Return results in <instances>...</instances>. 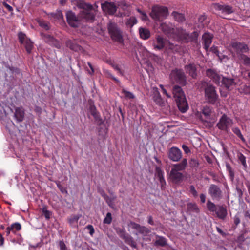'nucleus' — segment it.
<instances>
[{"label": "nucleus", "instance_id": "nucleus-1", "mask_svg": "<svg viewBox=\"0 0 250 250\" xmlns=\"http://www.w3.org/2000/svg\"><path fill=\"white\" fill-rule=\"evenodd\" d=\"M160 28L161 30L169 37L185 42L195 41L198 36V33L196 31H194L189 35L187 34L182 29L174 28L172 24L170 23H162Z\"/></svg>", "mask_w": 250, "mask_h": 250}, {"label": "nucleus", "instance_id": "nucleus-2", "mask_svg": "<svg viewBox=\"0 0 250 250\" xmlns=\"http://www.w3.org/2000/svg\"><path fill=\"white\" fill-rule=\"evenodd\" d=\"M206 74L207 76L212 79L216 84L220 85L221 83V85H224L228 89L233 88L235 85L233 79L223 77L213 69H208L207 70Z\"/></svg>", "mask_w": 250, "mask_h": 250}, {"label": "nucleus", "instance_id": "nucleus-3", "mask_svg": "<svg viewBox=\"0 0 250 250\" xmlns=\"http://www.w3.org/2000/svg\"><path fill=\"white\" fill-rule=\"evenodd\" d=\"M173 94L179 109L183 113L185 112L188 109V105L181 88L179 86H175L173 89Z\"/></svg>", "mask_w": 250, "mask_h": 250}, {"label": "nucleus", "instance_id": "nucleus-4", "mask_svg": "<svg viewBox=\"0 0 250 250\" xmlns=\"http://www.w3.org/2000/svg\"><path fill=\"white\" fill-rule=\"evenodd\" d=\"M168 15V11L167 7L158 5L152 7L150 13V16L156 21H160L166 19Z\"/></svg>", "mask_w": 250, "mask_h": 250}, {"label": "nucleus", "instance_id": "nucleus-5", "mask_svg": "<svg viewBox=\"0 0 250 250\" xmlns=\"http://www.w3.org/2000/svg\"><path fill=\"white\" fill-rule=\"evenodd\" d=\"M231 50L233 56L235 57L237 55L240 59V55H243L242 53L248 52L249 48L244 43L235 42L231 44Z\"/></svg>", "mask_w": 250, "mask_h": 250}, {"label": "nucleus", "instance_id": "nucleus-6", "mask_svg": "<svg viewBox=\"0 0 250 250\" xmlns=\"http://www.w3.org/2000/svg\"><path fill=\"white\" fill-rule=\"evenodd\" d=\"M232 124V120L226 115L223 114L217 124V126L219 129L228 132Z\"/></svg>", "mask_w": 250, "mask_h": 250}, {"label": "nucleus", "instance_id": "nucleus-7", "mask_svg": "<svg viewBox=\"0 0 250 250\" xmlns=\"http://www.w3.org/2000/svg\"><path fill=\"white\" fill-rule=\"evenodd\" d=\"M108 29L110 36L113 40L119 42H122L123 39L122 33L115 23L110 22L108 25Z\"/></svg>", "mask_w": 250, "mask_h": 250}, {"label": "nucleus", "instance_id": "nucleus-8", "mask_svg": "<svg viewBox=\"0 0 250 250\" xmlns=\"http://www.w3.org/2000/svg\"><path fill=\"white\" fill-rule=\"evenodd\" d=\"M170 79L173 83H178L181 84L186 83V77L184 72L181 70H174L170 74Z\"/></svg>", "mask_w": 250, "mask_h": 250}, {"label": "nucleus", "instance_id": "nucleus-9", "mask_svg": "<svg viewBox=\"0 0 250 250\" xmlns=\"http://www.w3.org/2000/svg\"><path fill=\"white\" fill-rule=\"evenodd\" d=\"M208 193L212 200L217 201L222 199L223 195L220 188L214 184L210 185L208 188Z\"/></svg>", "mask_w": 250, "mask_h": 250}, {"label": "nucleus", "instance_id": "nucleus-10", "mask_svg": "<svg viewBox=\"0 0 250 250\" xmlns=\"http://www.w3.org/2000/svg\"><path fill=\"white\" fill-rule=\"evenodd\" d=\"M167 40L161 35H157L155 39L153 40V46L154 49L160 50L166 48L167 44Z\"/></svg>", "mask_w": 250, "mask_h": 250}, {"label": "nucleus", "instance_id": "nucleus-11", "mask_svg": "<svg viewBox=\"0 0 250 250\" xmlns=\"http://www.w3.org/2000/svg\"><path fill=\"white\" fill-rule=\"evenodd\" d=\"M67 21L68 24L72 27H78L81 23V21L79 17H77L74 13L71 11L67 12Z\"/></svg>", "mask_w": 250, "mask_h": 250}, {"label": "nucleus", "instance_id": "nucleus-12", "mask_svg": "<svg viewBox=\"0 0 250 250\" xmlns=\"http://www.w3.org/2000/svg\"><path fill=\"white\" fill-rule=\"evenodd\" d=\"M168 158L173 162H178L182 158V152L178 148L172 147L169 150Z\"/></svg>", "mask_w": 250, "mask_h": 250}, {"label": "nucleus", "instance_id": "nucleus-13", "mask_svg": "<svg viewBox=\"0 0 250 250\" xmlns=\"http://www.w3.org/2000/svg\"><path fill=\"white\" fill-rule=\"evenodd\" d=\"M205 95L209 102L213 103L217 98V94L215 88L211 85H208L205 88Z\"/></svg>", "mask_w": 250, "mask_h": 250}, {"label": "nucleus", "instance_id": "nucleus-14", "mask_svg": "<svg viewBox=\"0 0 250 250\" xmlns=\"http://www.w3.org/2000/svg\"><path fill=\"white\" fill-rule=\"evenodd\" d=\"M103 11L109 15H113L117 11V7L114 3L105 2L101 4Z\"/></svg>", "mask_w": 250, "mask_h": 250}, {"label": "nucleus", "instance_id": "nucleus-15", "mask_svg": "<svg viewBox=\"0 0 250 250\" xmlns=\"http://www.w3.org/2000/svg\"><path fill=\"white\" fill-rule=\"evenodd\" d=\"M79 17L87 22H92L95 20V14L90 11H82L79 13Z\"/></svg>", "mask_w": 250, "mask_h": 250}, {"label": "nucleus", "instance_id": "nucleus-16", "mask_svg": "<svg viewBox=\"0 0 250 250\" xmlns=\"http://www.w3.org/2000/svg\"><path fill=\"white\" fill-rule=\"evenodd\" d=\"M213 7L215 10L220 11L225 14H229L233 12L232 7L229 5H220L216 3L214 4Z\"/></svg>", "mask_w": 250, "mask_h": 250}, {"label": "nucleus", "instance_id": "nucleus-17", "mask_svg": "<svg viewBox=\"0 0 250 250\" xmlns=\"http://www.w3.org/2000/svg\"><path fill=\"white\" fill-rule=\"evenodd\" d=\"M169 176L171 180L174 183L180 182L183 178V175L182 173L173 169H171Z\"/></svg>", "mask_w": 250, "mask_h": 250}, {"label": "nucleus", "instance_id": "nucleus-18", "mask_svg": "<svg viewBox=\"0 0 250 250\" xmlns=\"http://www.w3.org/2000/svg\"><path fill=\"white\" fill-rule=\"evenodd\" d=\"M44 40L48 44L57 48H60L61 46V43L58 41L56 40L53 37L49 35H45L44 37Z\"/></svg>", "mask_w": 250, "mask_h": 250}, {"label": "nucleus", "instance_id": "nucleus-19", "mask_svg": "<svg viewBox=\"0 0 250 250\" xmlns=\"http://www.w3.org/2000/svg\"><path fill=\"white\" fill-rule=\"evenodd\" d=\"M213 36L212 34L205 33L202 36V40L204 44V48L206 50H207L209 47L211 43L212 42V39Z\"/></svg>", "mask_w": 250, "mask_h": 250}, {"label": "nucleus", "instance_id": "nucleus-20", "mask_svg": "<svg viewBox=\"0 0 250 250\" xmlns=\"http://www.w3.org/2000/svg\"><path fill=\"white\" fill-rule=\"evenodd\" d=\"M215 212L217 216L221 219H224L227 215V209L222 206H218Z\"/></svg>", "mask_w": 250, "mask_h": 250}, {"label": "nucleus", "instance_id": "nucleus-21", "mask_svg": "<svg viewBox=\"0 0 250 250\" xmlns=\"http://www.w3.org/2000/svg\"><path fill=\"white\" fill-rule=\"evenodd\" d=\"M66 46L72 50L79 51L81 50L82 47L77 44L75 41L68 40L66 42Z\"/></svg>", "mask_w": 250, "mask_h": 250}, {"label": "nucleus", "instance_id": "nucleus-22", "mask_svg": "<svg viewBox=\"0 0 250 250\" xmlns=\"http://www.w3.org/2000/svg\"><path fill=\"white\" fill-rule=\"evenodd\" d=\"M187 165V160L183 159L181 163L179 164H174L172 168L176 171H182L185 169Z\"/></svg>", "mask_w": 250, "mask_h": 250}, {"label": "nucleus", "instance_id": "nucleus-23", "mask_svg": "<svg viewBox=\"0 0 250 250\" xmlns=\"http://www.w3.org/2000/svg\"><path fill=\"white\" fill-rule=\"evenodd\" d=\"M14 116L18 121H22L24 117V111L23 108L21 107L17 108L15 110Z\"/></svg>", "mask_w": 250, "mask_h": 250}, {"label": "nucleus", "instance_id": "nucleus-24", "mask_svg": "<svg viewBox=\"0 0 250 250\" xmlns=\"http://www.w3.org/2000/svg\"><path fill=\"white\" fill-rule=\"evenodd\" d=\"M139 34L141 38L143 40L148 39L150 36L149 30L146 28H140Z\"/></svg>", "mask_w": 250, "mask_h": 250}, {"label": "nucleus", "instance_id": "nucleus-25", "mask_svg": "<svg viewBox=\"0 0 250 250\" xmlns=\"http://www.w3.org/2000/svg\"><path fill=\"white\" fill-rule=\"evenodd\" d=\"M77 6L79 8L83 9V11H91L93 9V6L83 1H79L77 2Z\"/></svg>", "mask_w": 250, "mask_h": 250}, {"label": "nucleus", "instance_id": "nucleus-26", "mask_svg": "<svg viewBox=\"0 0 250 250\" xmlns=\"http://www.w3.org/2000/svg\"><path fill=\"white\" fill-rule=\"evenodd\" d=\"M156 240L154 242L156 246L164 247L167 245V239L162 236L156 235Z\"/></svg>", "mask_w": 250, "mask_h": 250}, {"label": "nucleus", "instance_id": "nucleus-27", "mask_svg": "<svg viewBox=\"0 0 250 250\" xmlns=\"http://www.w3.org/2000/svg\"><path fill=\"white\" fill-rule=\"evenodd\" d=\"M186 69L187 73H188L192 77L195 78L196 74V69L195 65L194 64H189L188 65L186 66Z\"/></svg>", "mask_w": 250, "mask_h": 250}, {"label": "nucleus", "instance_id": "nucleus-28", "mask_svg": "<svg viewBox=\"0 0 250 250\" xmlns=\"http://www.w3.org/2000/svg\"><path fill=\"white\" fill-rule=\"evenodd\" d=\"M124 240L126 243L130 245L132 247H136V244L133 240V238L130 235L128 234L127 236H125Z\"/></svg>", "mask_w": 250, "mask_h": 250}, {"label": "nucleus", "instance_id": "nucleus-29", "mask_svg": "<svg viewBox=\"0 0 250 250\" xmlns=\"http://www.w3.org/2000/svg\"><path fill=\"white\" fill-rule=\"evenodd\" d=\"M121 93L123 94L124 97L126 99H134L135 97V95L132 93L125 89L122 90Z\"/></svg>", "mask_w": 250, "mask_h": 250}, {"label": "nucleus", "instance_id": "nucleus-30", "mask_svg": "<svg viewBox=\"0 0 250 250\" xmlns=\"http://www.w3.org/2000/svg\"><path fill=\"white\" fill-rule=\"evenodd\" d=\"M175 20L178 22H182L185 21V17L183 14L179 13L177 12H173L172 13Z\"/></svg>", "mask_w": 250, "mask_h": 250}, {"label": "nucleus", "instance_id": "nucleus-31", "mask_svg": "<svg viewBox=\"0 0 250 250\" xmlns=\"http://www.w3.org/2000/svg\"><path fill=\"white\" fill-rule=\"evenodd\" d=\"M23 44H24L27 52L30 53L33 48V42L29 39H26L25 42Z\"/></svg>", "mask_w": 250, "mask_h": 250}, {"label": "nucleus", "instance_id": "nucleus-32", "mask_svg": "<svg viewBox=\"0 0 250 250\" xmlns=\"http://www.w3.org/2000/svg\"><path fill=\"white\" fill-rule=\"evenodd\" d=\"M10 229H11V232L13 233H15L16 231H19L21 229V225L19 223H15L12 224L10 226H9Z\"/></svg>", "mask_w": 250, "mask_h": 250}, {"label": "nucleus", "instance_id": "nucleus-33", "mask_svg": "<svg viewBox=\"0 0 250 250\" xmlns=\"http://www.w3.org/2000/svg\"><path fill=\"white\" fill-rule=\"evenodd\" d=\"M240 60L245 65L250 66V57H248L245 55H240Z\"/></svg>", "mask_w": 250, "mask_h": 250}, {"label": "nucleus", "instance_id": "nucleus-34", "mask_svg": "<svg viewBox=\"0 0 250 250\" xmlns=\"http://www.w3.org/2000/svg\"><path fill=\"white\" fill-rule=\"evenodd\" d=\"M211 109L208 106H206L204 107L202 113L204 115V116L206 117L207 119H208L210 117V116L211 114Z\"/></svg>", "mask_w": 250, "mask_h": 250}, {"label": "nucleus", "instance_id": "nucleus-35", "mask_svg": "<svg viewBox=\"0 0 250 250\" xmlns=\"http://www.w3.org/2000/svg\"><path fill=\"white\" fill-rule=\"evenodd\" d=\"M233 132L243 142H245L246 140L242 134L240 130L238 127H234L232 129Z\"/></svg>", "mask_w": 250, "mask_h": 250}, {"label": "nucleus", "instance_id": "nucleus-36", "mask_svg": "<svg viewBox=\"0 0 250 250\" xmlns=\"http://www.w3.org/2000/svg\"><path fill=\"white\" fill-rule=\"evenodd\" d=\"M150 232V230L144 226H141L140 228H139V229L138 231V233L142 234L144 236L146 235Z\"/></svg>", "mask_w": 250, "mask_h": 250}, {"label": "nucleus", "instance_id": "nucleus-37", "mask_svg": "<svg viewBox=\"0 0 250 250\" xmlns=\"http://www.w3.org/2000/svg\"><path fill=\"white\" fill-rule=\"evenodd\" d=\"M137 22V20L136 18L134 17H131L129 19H128L126 21V24L127 26L131 27L134 24H136Z\"/></svg>", "mask_w": 250, "mask_h": 250}, {"label": "nucleus", "instance_id": "nucleus-38", "mask_svg": "<svg viewBox=\"0 0 250 250\" xmlns=\"http://www.w3.org/2000/svg\"><path fill=\"white\" fill-rule=\"evenodd\" d=\"M207 206L208 210L212 212H215L217 209L215 205L209 200L208 201Z\"/></svg>", "mask_w": 250, "mask_h": 250}, {"label": "nucleus", "instance_id": "nucleus-39", "mask_svg": "<svg viewBox=\"0 0 250 250\" xmlns=\"http://www.w3.org/2000/svg\"><path fill=\"white\" fill-rule=\"evenodd\" d=\"M38 22L40 26L45 30H47L49 29V23L47 22L42 20H39Z\"/></svg>", "mask_w": 250, "mask_h": 250}, {"label": "nucleus", "instance_id": "nucleus-40", "mask_svg": "<svg viewBox=\"0 0 250 250\" xmlns=\"http://www.w3.org/2000/svg\"><path fill=\"white\" fill-rule=\"evenodd\" d=\"M239 160L244 167L246 168L247 167V164L246 162V157L241 153L238 155Z\"/></svg>", "mask_w": 250, "mask_h": 250}, {"label": "nucleus", "instance_id": "nucleus-41", "mask_svg": "<svg viewBox=\"0 0 250 250\" xmlns=\"http://www.w3.org/2000/svg\"><path fill=\"white\" fill-rule=\"evenodd\" d=\"M167 44L166 47V49H170L172 51H177L178 50V47L176 45H174L173 43L169 42L167 41Z\"/></svg>", "mask_w": 250, "mask_h": 250}, {"label": "nucleus", "instance_id": "nucleus-42", "mask_svg": "<svg viewBox=\"0 0 250 250\" xmlns=\"http://www.w3.org/2000/svg\"><path fill=\"white\" fill-rule=\"evenodd\" d=\"M80 216L79 215H73L69 219V222L71 225H75L78 221Z\"/></svg>", "mask_w": 250, "mask_h": 250}, {"label": "nucleus", "instance_id": "nucleus-43", "mask_svg": "<svg viewBox=\"0 0 250 250\" xmlns=\"http://www.w3.org/2000/svg\"><path fill=\"white\" fill-rule=\"evenodd\" d=\"M18 37H19L20 42L22 44L24 43L25 42L26 39H28L26 37V35L24 33H23L22 32H20V33H19Z\"/></svg>", "mask_w": 250, "mask_h": 250}, {"label": "nucleus", "instance_id": "nucleus-44", "mask_svg": "<svg viewBox=\"0 0 250 250\" xmlns=\"http://www.w3.org/2000/svg\"><path fill=\"white\" fill-rule=\"evenodd\" d=\"M112 221V216L111 214L109 212H108L106 214V217L104 220V224H109Z\"/></svg>", "mask_w": 250, "mask_h": 250}, {"label": "nucleus", "instance_id": "nucleus-45", "mask_svg": "<svg viewBox=\"0 0 250 250\" xmlns=\"http://www.w3.org/2000/svg\"><path fill=\"white\" fill-rule=\"evenodd\" d=\"M128 226L131 229H135L138 231L141 226H140L139 224L131 222L128 224Z\"/></svg>", "mask_w": 250, "mask_h": 250}, {"label": "nucleus", "instance_id": "nucleus-46", "mask_svg": "<svg viewBox=\"0 0 250 250\" xmlns=\"http://www.w3.org/2000/svg\"><path fill=\"white\" fill-rule=\"evenodd\" d=\"M117 233L120 236V237L123 239L126 236L128 235L126 233L125 229H120L119 230H118Z\"/></svg>", "mask_w": 250, "mask_h": 250}, {"label": "nucleus", "instance_id": "nucleus-47", "mask_svg": "<svg viewBox=\"0 0 250 250\" xmlns=\"http://www.w3.org/2000/svg\"><path fill=\"white\" fill-rule=\"evenodd\" d=\"M117 233L120 236V237L123 239L126 236L128 235L126 233L125 229H120L119 230H118Z\"/></svg>", "mask_w": 250, "mask_h": 250}, {"label": "nucleus", "instance_id": "nucleus-48", "mask_svg": "<svg viewBox=\"0 0 250 250\" xmlns=\"http://www.w3.org/2000/svg\"><path fill=\"white\" fill-rule=\"evenodd\" d=\"M190 192L194 197L198 196V193L193 185L190 186Z\"/></svg>", "mask_w": 250, "mask_h": 250}, {"label": "nucleus", "instance_id": "nucleus-49", "mask_svg": "<svg viewBox=\"0 0 250 250\" xmlns=\"http://www.w3.org/2000/svg\"><path fill=\"white\" fill-rule=\"evenodd\" d=\"M156 175L159 178L164 177V172L161 170V169L160 168L157 167L156 169Z\"/></svg>", "mask_w": 250, "mask_h": 250}, {"label": "nucleus", "instance_id": "nucleus-50", "mask_svg": "<svg viewBox=\"0 0 250 250\" xmlns=\"http://www.w3.org/2000/svg\"><path fill=\"white\" fill-rule=\"evenodd\" d=\"M188 208H192L193 209L195 210L196 212L199 211V208H198L197 206L195 204H189L188 205Z\"/></svg>", "mask_w": 250, "mask_h": 250}, {"label": "nucleus", "instance_id": "nucleus-51", "mask_svg": "<svg viewBox=\"0 0 250 250\" xmlns=\"http://www.w3.org/2000/svg\"><path fill=\"white\" fill-rule=\"evenodd\" d=\"M86 228L89 230V232L90 235H93L94 233V229L93 227L91 225H89L86 227Z\"/></svg>", "mask_w": 250, "mask_h": 250}, {"label": "nucleus", "instance_id": "nucleus-52", "mask_svg": "<svg viewBox=\"0 0 250 250\" xmlns=\"http://www.w3.org/2000/svg\"><path fill=\"white\" fill-rule=\"evenodd\" d=\"M43 213L46 219H49L50 218V215H51V212L47 210L46 209H45L44 208L43 209Z\"/></svg>", "mask_w": 250, "mask_h": 250}, {"label": "nucleus", "instance_id": "nucleus-53", "mask_svg": "<svg viewBox=\"0 0 250 250\" xmlns=\"http://www.w3.org/2000/svg\"><path fill=\"white\" fill-rule=\"evenodd\" d=\"M182 148L184 150L185 153H186V154H188V153H189L190 152V150L189 147L185 145H182Z\"/></svg>", "mask_w": 250, "mask_h": 250}, {"label": "nucleus", "instance_id": "nucleus-54", "mask_svg": "<svg viewBox=\"0 0 250 250\" xmlns=\"http://www.w3.org/2000/svg\"><path fill=\"white\" fill-rule=\"evenodd\" d=\"M159 180L160 183L161 185L162 188H164V187L166 185V181L164 179V177H162L159 178Z\"/></svg>", "mask_w": 250, "mask_h": 250}, {"label": "nucleus", "instance_id": "nucleus-55", "mask_svg": "<svg viewBox=\"0 0 250 250\" xmlns=\"http://www.w3.org/2000/svg\"><path fill=\"white\" fill-rule=\"evenodd\" d=\"M155 101L158 104L161 101V97H160V94L158 92L157 94L155 96Z\"/></svg>", "mask_w": 250, "mask_h": 250}, {"label": "nucleus", "instance_id": "nucleus-56", "mask_svg": "<svg viewBox=\"0 0 250 250\" xmlns=\"http://www.w3.org/2000/svg\"><path fill=\"white\" fill-rule=\"evenodd\" d=\"M112 66L115 70H116V71H118V73H119L121 75H123V73H122L121 69L118 65L114 64L112 65Z\"/></svg>", "mask_w": 250, "mask_h": 250}, {"label": "nucleus", "instance_id": "nucleus-57", "mask_svg": "<svg viewBox=\"0 0 250 250\" xmlns=\"http://www.w3.org/2000/svg\"><path fill=\"white\" fill-rule=\"evenodd\" d=\"M200 198L202 203H204L206 201V195L204 194H201Z\"/></svg>", "mask_w": 250, "mask_h": 250}, {"label": "nucleus", "instance_id": "nucleus-58", "mask_svg": "<svg viewBox=\"0 0 250 250\" xmlns=\"http://www.w3.org/2000/svg\"><path fill=\"white\" fill-rule=\"evenodd\" d=\"M234 221L236 225H238V224H239V223L240 222V218L238 216H237V215L235 216V217L234 218Z\"/></svg>", "mask_w": 250, "mask_h": 250}, {"label": "nucleus", "instance_id": "nucleus-59", "mask_svg": "<svg viewBox=\"0 0 250 250\" xmlns=\"http://www.w3.org/2000/svg\"><path fill=\"white\" fill-rule=\"evenodd\" d=\"M141 19L143 21H147L148 20V17L146 13L144 12L142 15Z\"/></svg>", "mask_w": 250, "mask_h": 250}, {"label": "nucleus", "instance_id": "nucleus-60", "mask_svg": "<svg viewBox=\"0 0 250 250\" xmlns=\"http://www.w3.org/2000/svg\"><path fill=\"white\" fill-rule=\"evenodd\" d=\"M35 111L37 113L40 114L42 112V108L39 106H36L35 108Z\"/></svg>", "mask_w": 250, "mask_h": 250}, {"label": "nucleus", "instance_id": "nucleus-61", "mask_svg": "<svg viewBox=\"0 0 250 250\" xmlns=\"http://www.w3.org/2000/svg\"><path fill=\"white\" fill-rule=\"evenodd\" d=\"M11 232V229L9 227H7L5 230V233L7 236H9L10 234V232Z\"/></svg>", "mask_w": 250, "mask_h": 250}, {"label": "nucleus", "instance_id": "nucleus-62", "mask_svg": "<svg viewBox=\"0 0 250 250\" xmlns=\"http://www.w3.org/2000/svg\"><path fill=\"white\" fill-rule=\"evenodd\" d=\"M162 91H163V93L164 94H165L167 96V97H168V98L170 97V95L168 93H167V90L164 88H163Z\"/></svg>", "mask_w": 250, "mask_h": 250}, {"label": "nucleus", "instance_id": "nucleus-63", "mask_svg": "<svg viewBox=\"0 0 250 250\" xmlns=\"http://www.w3.org/2000/svg\"><path fill=\"white\" fill-rule=\"evenodd\" d=\"M246 185L248 188V191H249V193L250 195V181H247L246 183Z\"/></svg>", "mask_w": 250, "mask_h": 250}, {"label": "nucleus", "instance_id": "nucleus-64", "mask_svg": "<svg viewBox=\"0 0 250 250\" xmlns=\"http://www.w3.org/2000/svg\"><path fill=\"white\" fill-rule=\"evenodd\" d=\"M148 222L149 224L153 225V219L151 216H149L148 217Z\"/></svg>", "mask_w": 250, "mask_h": 250}]
</instances>
